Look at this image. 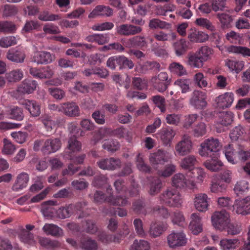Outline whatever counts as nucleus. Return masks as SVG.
Returning a JSON list of instances; mask_svg holds the SVG:
<instances>
[{"instance_id":"49530a36","label":"nucleus","mask_w":250,"mask_h":250,"mask_svg":"<svg viewBox=\"0 0 250 250\" xmlns=\"http://www.w3.org/2000/svg\"><path fill=\"white\" fill-rule=\"evenodd\" d=\"M41 120L47 131H52L58 125L57 122L53 120L51 116L47 115L42 116L41 118Z\"/></svg>"},{"instance_id":"473e14b6","label":"nucleus","mask_w":250,"mask_h":250,"mask_svg":"<svg viewBox=\"0 0 250 250\" xmlns=\"http://www.w3.org/2000/svg\"><path fill=\"white\" fill-rule=\"evenodd\" d=\"M188 42L184 39H181L172 43V46L176 56L184 55L188 49Z\"/></svg>"},{"instance_id":"1a4fd4ad","label":"nucleus","mask_w":250,"mask_h":250,"mask_svg":"<svg viewBox=\"0 0 250 250\" xmlns=\"http://www.w3.org/2000/svg\"><path fill=\"white\" fill-rule=\"evenodd\" d=\"M151 82L156 89L162 92L167 89L170 80L168 79V74L166 72H162L157 76L152 77Z\"/></svg>"},{"instance_id":"4be33fe9","label":"nucleus","mask_w":250,"mask_h":250,"mask_svg":"<svg viewBox=\"0 0 250 250\" xmlns=\"http://www.w3.org/2000/svg\"><path fill=\"white\" fill-rule=\"evenodd\" d=\"M225 65L230 72L238 74L243 69L245 62L242 61L229 58L225 60Z\"/></svg>"},{"instance_id":"393cba45","label":"nucleus","mask_w":250,"mask_h":250,"mask_svg":"<svg viewBox=\"0 0 250 250\" xmlns=\"http://www.w3.org/2000/svg\"><path fill=\"white\" fill-rule=\"evenodd\" d=\"M20 104L28 110L31 115L34 117L40 115L41 108L39 104L35 101L23 100L20 102Z\"/></svg>"},{"instance_id":"c03bdc74","label":"nucleus","mask_w":250,"mask_h":250,"mask_svg":"<svg viewBox=\"0 0 250 250\" xmlns=\"http://www.w3.org/2000/svg\"><path fill=\"white\" fill-rule=\"evenodd\" d=\"M227 50L229 53L240 54L245 57H250V49L245 46L232 45Z\"/></svg>"},{"instance_id":"09e8293b","label":"nucleus","mask_w":250,"mask_h":250,"mask_svg":"<svg viewBox=\"0 0 250 250\" xmlns=\"http://www.w3.org/2000/svg\"><path fill=\"white\" fill-rule=\"evenodd\" d=\"M154 37L158 41L166 42L170 41V40H175L177 38V35L173 32L167 33L164 31H160L154 34Z\"/></svg>"},{"instance_id":"7c9ffc66","label":"nucleus","mask_w":250,"mask_h":250,"mask_svg":"<svg viewBox=\"0 0 250 250\" xmlns=\"http://www.w3.org/2000/svg\"><path fill=\"white\" fill-rule=\"evenodd\" d=\"M113 14L112 10L109 7L103 5L96 6L89 14V18H94L97 16H110Z\"/></svg>"},{"instance_id":"0eeeda50","label":"nucleus","mask_w":250,"mask_h":250,"mask_svg":"<svg viewBox=\"0 0 250 250\" xmlns=\"http://www.w3.org/2000/svg\"><path fill=\"white\" fill-rule=\"evenodd\" d=\"M112 189L110 188H107L106 196L104 195L101 192L96 191L94 195V200L95 202L99 203L102 202L104 201L112 204L113 205L124 206L127 203L126 198L117 196L114 198L111 195Z\"/></svg>"},{"instance_id":"c756f323","label":"nucleus","mask_w":250,"mask_h":250,"mask_svg":"<svg viewBox=\"0 0 250 250\" xmlns=\"http://www.w3.org/2000/svg\"><path fill=\"white\" fill-rule=\"evenodd\" d=\"M97 164L99 167L102 169L112 170L119 167L121 162L119 159L111 158L102 160Z\"/></svg>"},{"instance_id":"6e6552de","label":"nucleus","mask_w":250,"mask_h":250,"mask_svg":"<svg viewBox=\"0 0 250 250\" xmlns=\"http://www.w3.org/2000/svg\"><path fill=\"white\" fill-rule=\"evenodd\" d=\"M171 158V155L168 152L162 150L151 153L149 157L151 166L155 169L158 168V165H164Z\"/></svg>"},{"instance_id":"a878e982","label":"nucleus","mask_w":250,"mask_h":250,"mask_svg":"<svg viewBox=\"0 0 250 250\" xmlns=\"http://www.w3.org/2000/svg\"><path fill=\"white\" fill-rule=\"evenodd\" d=\"M198 161L195 156L189 155L183 158L179 164L180 167L184 170H188L191 172L195 168Z\"/></svg>"},{"instance_id":"5701e85b","label":"nucleus","mask_w":250,"mask_h":250,"mask_svg":"<svg viewBox=\"0 0 250 250\" xmlns=\"http://www.w3.org/2000/svg\"><path fill=\"white\" fill-rule=\"evenodd\" d=\"M29 180V177L27 173L25 172L20 173L17 176L16 180L12 186V190L16 191L22 190L26 187Z\"/></svg>"},{"instance_id":"b1692460","label":"nucleus","mask_w":250,"mask_h":250,"mask_svg":"<svg viewBox=\"0 0 250 250\" xmlns=\"http://www.w3.org/2000/svg\"><path fill=\"white\" fill-rule=\"evenodd\" d=\"M62 113L69 117L79 116L80 110L79 106L74 102L62 103Z\"/></svg>"},{"instance_id":"bb28decb","label":"nucleus","mask_w":250,"mask_h":250,"mask_svg":"<svg viewBox=\"0 0 250 250\" xmlns=\"http://www.w3.org/2000/svg\"><path fill=\"white\" fill-rule=\"evenodd\" d=\"M26 55L25 52L21 49L15 50L14 49L9 50L7 53V58L16 63H22L24 62Z\"/></svg>"},{"instance_id":"f3484780","label":"nucleus","mask_w":250,"mask_h":250,"mask_svg":"<svg viewBox=\"0 0 250 250\" xmlns=\"http://www.w3.org/2000/svg\"><path fill=\"white\" fill-rule=\"evenodd\" d=\"M142 30L140 26L130 24H123L116 27L117 33L121 35L130 36L140 33Z\"/></svg>"},{"instance_id":"338daca9","label":"nucleus","mask_w":250,"mask_h":250,"mask_svg":"<svg viewBox=\"0 0 250 250\" xmlns=\"http://www.w3.org/2000/svg\"><path fill=\"white\" fill-rule=\"evenodd\" d=\"M43 179L42 176H37L35 178L34 183L30 188L31 191L36 192L41 190L43 188Z\"/></svg>"},{"instance_id":"4468645a","label":"nucleus","mask_w":250,"mask_h":250,"mask_svg":"<svg viewBox=\"0 0 250 250\" xmlns=\"http://www.w3.org/2000/svg\"><path fill=\"white\" fill-rule=\"evenodd\" d=\"M234 100V95L232 92H226L215 99L216 106L219 108H226L230 106Z\"/></svg>"},{"instance_id":"37998d69","label":"nucleus","mask_w":250,"mask_h":250,"mask_svg":"<svg viewBox=\"0 0 250 250\" xmlns=\"http://www.w3.org/2000/svg\"><path fill=\"white\" fill-rule=\"evenodd\" d=\"M149 27L150 29H169L171 28V24L158 19H153L149 22Z\"/></svg>"},{"instance_id":"2f4dec72","label":"nucleus","mask_w":250,"mask_h":250,"mask_svg":"<svg viewBox=\"0 0 250 250\" xmlns=\"http://www.w3.org/2000/svg\"><path fill=\"white\" fill-rule=\"evenodd\" d=\"M246 134V131L241 125H238L232 128L229 133V136L232 142L242 141Z\"/></svg>"},{"instance_id":"6ab92c4d","label":"nucleus","mask_w":250,"mask_h":250,"mask_svg":"<svg viewBox=\"0 0 250 250\" xmlns=\"http://www.w3.org/2000/svg\"><path fill=\"white\" fill-rule=\"evenodd\" d=\"M55 59V55L46 51H37L34 53L33 61L38 64H48Z\"/></svg>"},{"instance_id":"774afa93","label":"nucleus","mask_w":250,"mask_h":250,"mask_svg":"<svg viewBox=\"0 0 250 250\" xmlns=\"http://www.w3.org/2000/svg\"><path fill=\"white\" fill-rule=\"evenodd\" d=\"M43 31L46 34H57L61 33L59 27L52 23H46L43 25Z\"/></svg>"},{"instance_id":"a19ab883","label":"nucleus","mask_w":250,"mask_h":250,"mask_svg":"<svg viewBox=\"0 0 250 250\" xmlns=\"http://www.w3.org/2000/svg\"><path fill=\"white\" fill-rule=\"evenodd\" d=\"M42 229L46 234L53 236H61L63 233L60 228L52 224H46Z\"/></svg>"},{"instance_id":"ddd939ff","label":"nucleus","mask_w":250,"mask_h":250,"mask_svg":"<svg viewBox=\"0 0 250 250\" xmlns=\"http://www.w3.org/2000/svg\"><path fill=\"white\" fill-rule=\"evenodd\" d=\"M29 72L34 77L41 79H50L54 74L53 68L50 66L41 68L30 67Z\"/></svg>"},{"instance_id":"412c9836","label":"nucleus","mask_w":250,"mask_h":250,"mask_svg":"<svg viewBox=\"0 0 250 250\" xmlns=\"http://www.w3.org/2000/svg\"><path fill=\"white\" fill-rule=\"evenodd\" d=\"M188 38L192 42L201 43L207 41L208 36L207 34L195 28H191L188 32Z\"/></svg>"},{"instance_id":"dca6fc26","label":"nucleus","mask_w":250,"mask_h":250,"mask_svg":"<svg viewBox=\"0 0 250 250\" xmlns=\"http://www.w3.org/2000/svg\"><path fill=\"white\" fill-rule=\"evenodd\" d=\"M188 228L194 235H197L203 230L202 218L198 213H193L190 215Z\"/></svg>"},{"instance_id":"9b49d317","label":"nucleus","mask_w":250,"mask_h":250,"mask_svg":"<svg viewBox=\"0 0 250 250\" xmlns=\"http://www.w3.org/2000/svg\"><path fill=\"white\" fill-rule=\"evenodd\" d=\"M206 94L199 90H195L192 94L189 103L196 109H202L207 105Z\"/></svg>"},{"instance_id":"680f3d73","label":"nucleus","mask_w":250,"mask_h":250,"mask_svg":"<svg viewBox=\"0 0 250 250\" xmlns=\"http://www.w3.org/2000/svg\"><path fill=\"white\" fill-rule=\"evenodd\" d=\"M17 43V39L14 36L5 37L0 39V46L3 48H7Z\"/></svg>"},{"instance_id":"cd10ccee","label":"nucleus","mask_w":250,"mask_h":250,"mask_svg":"<svg viewBox=\"0 0 250 250\" xmlns=\"http://www.w3.org/2000/svg\"><path fill=\"white\" fill-rule=\"evenodd\" d=\"M186 64L191 68L200 69L203 67L204 63L196 52L189 53L187 57Z\"/></svg>"},{"instance_id":"69168bd1","label":"nucleus","mask_w":250,"mask_h":250,"mask_svg":"<svg viewBox=\"0 0 250 250\" xmlns=\"http://www.w3.org/2000/svg\"><path fill=\"white\" fill-rule=\"evenodd\" d=\"M40 24L38 21H26L23 26L22 31L23 32H29L33 30H37L40 27Z\"/></svg>"},{"instance_id":"ea45409f","label":"nucleus","mask_w":250,"mask_h":250,"mask_svg":"<svg viewBox=\"0 0 250 250\" xmlns=\"http://www.w3.org/2000/svg\"><path fill=\"white\" fill-rule=\"evenodd\" d=\"M204 165L211 171H218L221 169L223 163L217 159H211L205 161Z\"/></svg>"},{"instance_id":"4c0bfd02","label":"nucleus","mask_w":250,"mask_h":250,"mask_svg":"<svg viewBox=\"0 0 250 250\" xmlns=\"http://www.w3.org/2000/svg\"><path fill=\"white\" fill-rule=\"evenodd\" d=\"M23 77V72L20 69L13 70L5 75V78L9 82H17Z\"/></svg>"},{"instance_id":"f704fd0d","label":"nucleus","mask_w":250,"mask_h":250,"mask_svg":"<svg viewBox=\"0 0 250 250\" xmlns=\"http://www.w3.org/2000/svg\"><path fill=\"white\" fill-rule=\"evenodd\" d=\"M170 219L174 225L182 227L186 225L185 217L181 211L176 210L171 212Z\"/></svg>"},{"instance_id":"c9c22d12","label":"nucleus","mask_w":250,"mask_h":250,"mask_svg":"<svg viewBox=\"0 0 250 250\" xmlns=\"http://www.w3.org/2000/svg\"><path fill=\"white\" fill-rule=\"evenodd\" d=\"M233 114L229 111L223 112L219 113L216 123L224 126L228 125L233 121Z\"/></svg>"},{"instance_id":"0e129e2a","label":"nucleus","mask_w":250,"mask_h":250,"mask_svg":"<svg viewBox=\"0 0 250 250\" xmlns=\"http://www.w3.org/2000/svg\"><path fill=\"white\" fill-rule=\"evenodd\" d=\"M111 133V130L108 128H101L97 132L94 133L93 140L95 143L106 137Z\"/></svg>"},{"instance_id":"3c124183","label":"nucleus","mask_w":250,"mask_h":250,"mask_svg":"<svg viewBox=\"0 0 250 250\" xmlns=\"http://www.w3.org/2000/svg\"><path fill=\"white\" fill-rule=\"evenodd\" d=\"M67 149L70 153H76L82 149V144L75 138H70L68 142Z\"/></svg>"},{"instance_id":"72a5a7b5","label":"nucleus","mask_w":250,"mask_h":250,"mask_svg":"<svg viewBox=\"0 0 250 250\" xmlns=\"http://www.w3.org/2000/svg\"><path fill=\"white\" fill-rule=\"evenodd\" d=\"M223 153L228 162L232 165L237 164V162H233L231 160L237 155V146H233V145L229 144L224 146Z\"/></svg>"},{"instance_id":"8fccbe9b","label":"nucleus","mask_w":250,"mask_h":250,"mask_svg":"<svg viewBox=\"0 0 250 250\" xmlns=\"http://www.w3.org/2000/svg\"><path fill=\"white\" fill-rule=\"evenodd\" d=\"M194 83L201 88H204L208 86V83L206 77L202 72H199L193 76Z\"/></svg>"},{"instance_id":"603ef678","label":"nucleus","mask_w":250,"mask_h":250,"mask_svg":"<svg viewBox=\"0 0 250 250\" xmlns=\"http://www.w3.org/2000/svg\"><path fill=\"white\" fill-rule=\"evenodd\" d=\"M129 250H151L150 244L144 240H135Z\"/></svg>"},{"instance_id":"e433bc0d","label":"nucleus","mask_w":250,"mask_h":250,"mask_svg":"<svg viewBox=\"0 0 250 250\" xmlns=\"http://www.w3.org/2000/svg\"><path fill=\"white\" fill-rule=\"evenodd\" d=\"M195 52L205 63L206 62L211 59L213 51L208 46H203L198 49Z\"/></svg>"},{"instance_id":"20e7f679","label":"nucleus","mask_w":250,"mask_h":250,"mask_svg":"<svg viewBox=\"0 0 250 250\" xmlns=\"http://www.w3.org/2000/svg\"><path fill=\"white\" fill-rule=\"evenodd\" d=\"M162 204L171 207H179L182 203L181 194L177 190L168 188L164 191L160 197Z\"/></svg>"},{"instance_id":"9d476101","label":"nucleus","mask_w":250,"mask_h":250,"mask_svg":"<svg viewBox=\"0 0 250 250\" xmlns=\"http://www.w3.org/2000/svg\"><path fill=\"white\" fill-rule=\"evenodd\" d=\"M210 198L207 194L200 193L195 195L193 205L195 209L200 212H206L209 206Z\"/></svg>"},{"instance_id":"f03ea898","label":"nucleus","mask_w":250,"mask_h":250,"mask_svg":"<svg viewBox=\"0 0 250 250\" xmlns=\"http://www.w3.org/2000/svg\"><path fill=\"white\" fill-rule=\"evenodd\" d=\"M222 145L218 139L211 137L205 140L200 144L198 152L201 156L208 157L210 153L219 151Z\"/></svg>"},{"instance_id":"58836bf2","label":"nucleus","mask_w":250,"mask_h":250,"mask_svg":"<svg viewBox=\"0 0 250 250\" xmlns=\"http://www.w3.org/2000/svg\"><path fill=\"white\" fill-rule=\"evenodd\" d=\"M250 158V152L245 150L242 146H237V155L234 157L231 160L233 162H237V164L240 161H245Z\"/></svg>"},{"instance_id":"13d9d810","label":"nucleus","mask_w":250,"mask_h":250,"mask_svg":"<svg viewBox=\"0 0 250 250\" xmlns=\"http://www.w3.org/2000/svg\"><path fill=\"white\" fill-rule=\"evenodd\" d=\"M169 71L178 76H183L187 74V70L180 63L173 62L169 65Z\"/></svg>"},{"instance_id":"bf43d9fd","label":"nucleus","mask_w":250,"mask_h":250,"mask_svg":"<svg viewBox=\"0 0 250 250\" xmlns=\"http://www.w3.org/2000/svg\"><path fill=\"white\" fill-rule=\"evenodd\" d=\"M190 81L188 79H179L175 81L174 85L179 86L183 93L190 91Z\"/></svg>"},{"instance_id":"c85d7f7f","label":"nucleus","mask_w":250,"mask_h":250,"mask_svg":"<svg viewBox=\"0 0 250 250\" xmlns=\"http://www.w3.org/2000/svg\"><path fill=\"white\" fill-rule=\"evenodd\" d=\"M240 244V241L237 238H224L219 242V246L222 250H233L238 248Z\"/></svg>"},{"instance_id":"f257e3e1","label":"nucleus","mask_w":250,"mask_h":250,"mask_svg":"<svg viewBox=\"0 0 250 250\" xmlns=\"http://www.w3.org/2000/svg\"><path fill=\"white\" fill-rule=\"evenodd\" d=\"M192 172L188 173L186 175L182 173L174 174L171 178V185L173 187L180 189L188 188L190 189L196 188Z\"/></svg>"},{"instance_id":"2eb2a0df","label":"nucleus","mask_w":250,"mask_h":250,"mask_svg":"<svg viewBox=\"0 0 250 250\" xmlns=\"http://www.w3.org/2000/svg\"><path fill=\"white\" fill-rule=\"evenodd\" d=\"M233 209L237 214H250V196L236 200L233 205Z\"/></svg>"},{"instance_id":"39448f33","label":"nucleus","mask_w":250,"mask_h":250,"mask_svg":"<svg viewBox=\"0 0 250 250\" xmlns=\"http://www.w3.org/2000/svg\"><path fill=\"white\" fill-rule=\"evenodd\" d=\"M167 241L169 248L175 249L186 246L188 239L184 231L173 230L167 236Z\"/></svg>"},{"instance_id":"423d86ee","label":"nucleus","mask_w":250,"mask_h":250,"mask_svg":"<svg viewBox=\"0 0 250 250\" xmlns=\"http://www.w3.org/2000/svg\"><path fill=\"white\" fill-rule=\"evenodd\" d=\"M213 226L217 229L223 230L230 222L229 214L225 210L214 212L211 218Z\"/></svg>"},{"instance_id":"052dcab7","label":"nucleus","mask_w":250,"mask_h":250,"mask_svg":"<svg viewBox=\"0 0 250 250\" xmlns=\"http://www.w3.org/2000/svg\"><path fill=\"white\" fill-rule=\"evenodd\" d=\"M61 18L59 15L50 14L48 11H44L42 12L38 17V19L44 21H54L60 19Z\"/></svg>"},{"instance_id":"f8f14e48","label":"nucleus","mask_w":250,"mask_h":250,"mask_svg":"<svg viewBox=\"0 0 250 250\" xmlns=\"http://www.w3.org/2000/svg\"><path fill=\"white\" fill-rule=\"evenodd\" d=\"M176 131L171 127L161 128L155 135L160 139L165 146L170 145L174 136Z\"/></svg>"},{"instance_id":"aec40b11","label":"nucleus","mask_w":250,"mask_h":250,"mask_svg":"<svg viewBox=\"0 0 250 250\" xmlns=\"http://www.w3.org/2000/svg\"><path fill=\"white\" fill-rule=\"evenodd\" d=\"M37 82L35 80L25 79L19 85L17 91L23 94L32 93L37 88Z\"/></svg>"},{"instance_id":"79ce46f5","label":"nucleus","mask_w":250,"mask_h":250,"mask_svg":"<svg viewBox=\"0 0 250 250\" xmlns=\"http://www.w3.org/2000/svg\"><path fill=\"white\" fill-rule=\"evenodd\" d=\"M54 205L55 202L52 201H48L42 204L41 211L44 216L51 218L53 216L55 210L52 206Z\"/></svg>"},{"instance_id":"7ed1b4c3","label":"nucleus","mask_w":250,"mask_h":250,"mask_svg":"<svg viewBox=\"0 0 250 250\" xmlns=\"http://www.w3.org/2000/svg\"><path fill=\"white\" fill-rule=\"evenodd\" d=\"M193 144L188 134H184L175 146L174 154L176 156H185L190 154L193 150Z\"/></svg>"},{"instance_id":"5fc2aeb1","label":"nucleus","mask_w":250,"mask_h":250,"mask_svg":"<svg viewBox=\"0 0 250 250\" xmlns=\"http://www.w3.org/2000/svg\"><path fill=\"white\" fill-rule=\"evenodd\" d=\"M19 237L21 242L25 244L32 245L35 244L33 234L25 229L21 231Z\"/></svg>"},{"instance_id":"4d7b16f0","label":"nucleus","mask_w":250,"mask_h":250,"mask_svg":"<svg viewBox=\"0 0 250 250\" xmlns=\"http://www.w3.org/2000/svg\"><path fill=\"white\" fill-rule=\"evenodd\" d=\"M9 118L21 121L24 117L23 111L21 108L18 106H13L8 111Z\"/></svg>"},{"instance_id":"e2e57ef3","label":"nucleus","mask_w":250,"mask_h":250,"mask_svg":"<svg viewBox=\"0 0 250 250\" xmlns=\"http://www.w3.org/2000/svg\"><path fill=\"white\" fill-rule=\"evenodd\" d=\"M3 147L2 152L6 155L12 154L16 150L15 146L10 141L5 138L3 139Z\"/></svg>"},{"instance_id":"a211bd4d","label":"nucleus","mask_w":250,"mask_h":250,"mask_svg":"<svg viewBox=\"0 0 250 250\" xmlns=\"http://www.w3.org/2000/svg\"><path fill=\"white\" fill-rule=\"evenodd\" d=\"M61 142L58 138L46 139L44 141L42 151L47 154L54 153L61 148Z\"/></svg>"},{"instance_id":"864d4df0","label":"nucleus","mask_w":250,"mask_h":250,"mask_svg":"<svg viewBox=\"0 0 250 250\" xmlns=\"http://www.w3.org/2000/svg\"><path fill=\"white\" fill-rule=\"evenodd\" d=\"M248 182L245 180H241L236 182L234 187V191L238 195L243 194L249 190Z\"/></svg>"},{"instance_id":"de8ad7c7","label":"nucleus","mask_w":250,"mask_h":250,"mask_svg":"<svg viewBox=\"0 0 250 250\" xmlns=\"http://www.w3.org/2000/svg\"><path fill=\"white\" fill-rule=\"evenodd\" d=\"M75 209H78L77 206L69 205L65 207L60 208L57 210V213L59 218L63 219L69 217Z\"/></svg>"},{"instance_id":"a18cd8bd","label":"nucleus","mask_w":250,"mask_h":250,"mask_svg":"<svg viewBox=\"0 0 250 250\" xmlns=\"http://www.w3.org/2000/svg\"><path fill=\"white\" fill-rule=\"evenodd\" d=\"M167 229V225L152 223L150 228V235L154 237L160 236Z\"/></svg>"},{"instance_id":"6e6d98bb","label":"nucleus","mask_w":250,"mask_h":250,"mask_svg":"<svg viewBox=\"0 0 250 250\" xmlns=\"http://www.w3.org/2000/svg\"><path fill=\"white\" fill-rule=\"evenodd\" d=\"M216 16L221 24L222 27L224 28L229 27L230 23L232 21L231 16L226 13H218Z\"/></svg>"}]
</instances>
